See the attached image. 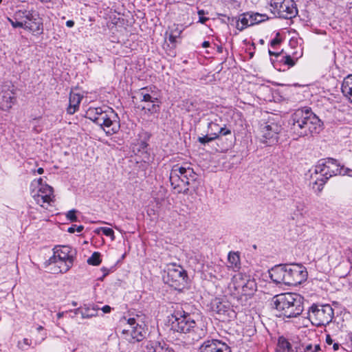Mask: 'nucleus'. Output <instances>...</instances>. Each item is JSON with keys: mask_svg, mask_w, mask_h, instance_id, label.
<instances>
[{"mask_svg": "<svg viewBox=\"0 0 352 352\" xmlns=\"http://www.w3.org/2000/svg\"><path fill=\"white\" fill-rule=\"evenodd\" d=\"M340 91L352 102V89H340Z\"/></svg>", "mask_w": 352, "mask_h": 352, "instance_id": "obj_44", "label": "nucleus"}, {"mask_svg": "<svg viewBox=\"0 0 352 352\" xmlns=\"http://www.w3.org/2000/svg\"><path fill=\"white\" fill-rule=\"evenodd\" d=\"M304 298L296 293H285L274 296L271 305L279 313L280 316L291 318L300 316L304 309Z\"/></svg>", "mask_w": 352, "mask_h": 352, "instance_id": "obj_2", "label": "nucleus"}, {"mask_svg": "<svg viewBox=\"0 0 352 352\" xmlns=\"http://www.w3.org/2000/svg\"><path fill=\"white\" fill-rule=\"evenodd\" d=\"M326 342L328 344H331L333 343V340L331 339V336L329 335H327V338H326Z\"/></svg>", "mask_w": 352, "mask_h": 352, "instance_id": "obj_53", "label": "nucleus"}, {"mask_svg": "<svg viewBox=\"0 0 352 352\" xmlns=\"http://www.w3.org/2000/svg\"><path fill=\"white\" fill-rule=\"evenodd\" d=\"M127 323L130 325L131 329L133 328V327L136 324H139V323L136 322V320L134 318H129L127 320Z\"/></svg>", "mask_w": 352, "mask_h": 352, "instance_id": "obj_47", "label": "nucleus"}, {"mask_svg": "<svg viewBox=\"0 0 352 352\" xmlns=\"http://www.w3.org/2000/svg\"><path fill=\"white\" fill-rule=\"evenodd\" d=\"M278 352H292V344L284 336H280L277 344Z\"/></svg>", "mask_w": 352, "mask_h": 352, "instance_id": "obj_25", "label": "nucleus"}, {"mask_svg": "<svg viewBox=\"0 0 352 352\" xmlns=\"http://www.w3.org/2000/svg\"><path fill=\"white\" fill-rule=\"evenodd\" d=\"M146 329L143 324H136L131 330V336L137 342L142 341L145 338Z\"/></svg>", "mask_w": 352, "mask_h": 352, "instance_id": "obj_23", "label": "nucleus"}, {"mask_svg": "<svg viewBox=\"0 0 352 352\" xmlns=\"http://www.w3.org/2000/svg\"><path fill=\"white\" fill-rule=\"evenodd\" d=\"M280 34L277 33L276 36L272 39L270 42V45L272 47H275L277 45L280 44L281 42V40L278 38Z\"/></svg>", "mask_w": 352, "mask_h": 352, "instance_id": "obj_45", "label": "nucleus"}, {"mask_svg": "<svg viewBox=\"0 0 352 352\" xmlns=\"http://www.w3.org/2000/svg\"><path fill=\"white\" fill-rule=\"evenodd\" d=\"M104 112V106L98 107H89L86 111V116L94 122H96L98 117Z\"/></svg>", "mask_w": 352, "mask_h": 352, "instance_id": "obj_26", "label": "nucleus"}, {"mask_svg": "<svg viewBox=\"0 0 352 352\" xmlns=\"http://www.w3.org/2000/svg\"><path fill=\"white\" fill-rule=\"evenodd\" d=\"M66 25L68 28H72L74 25V21L72 20H69L66 22Z\"/></svg>", "mask_w": 352, "mask_h": 352, "instance_id": "obj_51", "label": "nucleus"}, {"mask_svg": "<svg viewBox=\"0 0 352 352\" xmlns=\"http://www.w3.org/2000/svg\"><path fill=\"white\" fill-rule=\"evenodd\" d=\"M328 179L323 176H321L320 178H318L313 184V189L318 192H320L324 187V185L327 182Z\"/></svg>", "mask_w": 352, "mask_h": 352, "instance_id": "obj_32", "label": "nucleus"}, {"mask_svg": "<svg viewBox=\"0 0 352 352\" xmlns=\"http://www.w3.org/2000/svg\"><path fill=\"white\" fill-rule=\"evenodd\" d=\"M142 352H175L166 343L155 340H145L141 344Z\"/></svg>", "mask_w": 352, "mask_h": 352, "instance_id": "obj_18", "label": "nucleus"}, {"mask_svg": "<svg viewBox=\"0 0 352 352\" xmlns=\"http://www.w3.org/2000/svg\"><path fill=\"white\" fill-rule=\"evenodd\" d=\"M280 121L278 116L270 114L260 122L261 141L263 143L272 146L278 142V134L282 130Z\"/></svg>", "mask_w": 352, "mask_h": 352, "instance_id": "obj_5", "label": "nucleus"}, {"mask_svg": "<svg viewBox=\"0 0 352 352\" xmlns=\"http://www.w3.org/2000/svg\"><path fill=\"white\" fill-rule=\"evenodd\" d=\"M341 175H349L350 177H352V169H350V168H344L343 167L342 173Z\"/></svg>", "mask_w": 352, "mask_h": 352, "instance_id": "obj_48", "label": "nucleus"}, {"mask_svg": "<svg viewBox=\"0 0 352 352\" xmlns=\"http://www.w3.org/2000/svg\"><path fill=\"white\" fill-rule=\"evenodd\" d=\"M74 313L75 314H80L82 318H91L97 316L98 309H95L94 307L92 309L85 307L80 309L78 308L74 310Z\"/></svg>", "mask_w": 352, "mask_h": 352, "instance_id": "obj_27", "label": "nucleus"}, {"mask_svg": "<svg viewBox=\"0 0 352 352\" xmlns=\"http://www.w3.org/2000/svg\"><path fill=\"white\" fill-rule=\"evenodd\" d=\"M164 279L170 287L181 291L187 285L188 277L183 267L175 263H170L168 265L167 274Z\"/></svg>", "mask_w": 352, "mask_h": 352, "instance_id": "obj_7", "label": "nucleus"}, {"mask_svg": "<svg viewBox=\"0 0 352 352\" xmlns=\"http://www.w3.org/2000/svg\"><path fill=\"white\" fill-rule=\"evenodd\" d=\"M76 210L74 209L68 211V212L67 213V215H66L67 219L68 220H69L71 222L77 221L78 217H76Z\"/></svg>", "mask_w": 352, "mask_h": 352, "instance_id": "obj_38", "label": "nucleus"}, {"mask_svg": "<svg viewBox=\"0 0 352 352\" xmlns=\"http://www.w3.org/2000/svg\"><path fill=\"white\" fill-rule=\"evenodd\" d=\"M286 0H271V6L273 8L275 11L277 8H278L280 5H282Z\"/></svg>", "mask_w": 352, "mask_h": 352, "instance_id": "obj_42", "label": "nucleus"}, {"mask_svg": "<svg viewBox=\"0 0 352 352\" xmlns=\"http://www.w3.org/2000/svg\"><path fill=\"white\" fill-rule=\"evenodd\" d=\"M199 352H232L231 347L219 339H207L199 347Z\"/></svg>", "mask_w": 352, "mask_h": 352, "instance_id": "obj_15", "label": "nucleus"}, {"mask_svg": "<svg viewBox=\"0 0 352 352\" xmlns=\"http://www.w3.org/2000/svg\"><path fill=\"white\" fill-rule=\"evenodd\" d=\"M217 139V136H212L210 135V133H208L207 135L203 136V137H199L198 141L202 144H206V143H208L210 142H212L214 140Z\"/></svg>", "mask_w": 352, "mask_h": 352, "instance_id": "obj_36", "label": "nucleus"}, {"mask_svg": "<svg viewBox=\"0 0 352 352\" xmlns=\"http://www.w3.org/2000/svg\"><path fill=\"white\" fill-rule=\"evenodd\" d=\"M269 54L270 56H274L276 57H278V56L280 55V52H273V51L269 50Z\"/></svg>", "mask_w": 352, "mask_h": 352, "instance_id": "obj_52", "label": "nucleus"}, {"mask_svg": "<svg viewBox=\"0 0 352 352\" xmlns=\"http://www.w3.org/2000/svg\"><path fill=\"white\" fill-rule=\"evenodd\" d=\"M346 251L352 254V250L351 248H349L348 250H346Z\"/></svg>", "mask_w": 352, "mask_h": 352, "instance_id": "obj_64", "label": "nucleus"}, {"mask_svg": "<svg viewBox=\"0 0 352 352\" xmlns=\"http://www.w3.org/2000/svg\"><path fill=\"white\" fill-rule=\"evenodd\" d=\"M220 126L214 122H210L208 123V133L212 136H217V139L219 138V133Z\"/></svg>", "mask_w": 352, "mask_h": 352, "instance_id": "obj_33", "label": "nucleus"}, {"mask_svg": "<svg viewBox=\"0 0 352 352\" xmlns=\"http://www.w3.org/2000/svg\"><path fill=\"white\" fill-rule=\"evenodd\" d=\"M82 98V95L75 93L72 90L71 91L69 97V105L67 108L68 114L73 115L78 110L80 103Z\"/></svg>", "mask_w": 352, "mask_h": 352, "instance_id": "obj_22", "label": "nucleus"}, {"mask_svg": "<svg viewBox=\"0 0 352 352\" xmlns=\"http://www.w3.org/2000/svg\"><path fill=\"white\" fill-rule=\"evenodd\" d=\"M25 30L32 32L33 34H41L43 32V23L42 18L37 13L30 19L28 22L23 23Z\"/></svg>", "mask_w": 352, "mask_h": 352, "instance_id": "obj_19", "label": "nucleus"}, {"mask_svg": "<svg viewBox=\"0 0 352 352\" xmlns=\"http://www.w3.org/2000/svg\"><path fill=\"white\" fill-rule=\"evenodd\" d=\"M340 348V344L338 343H334L333 345V349L334 351H337Z\"/></svg>", "mask_w": 352, "mask_h": 352, "instance_id": "obj_55", "label": "nucleus"}, {"mask_svg": "<svg viewBox=\"0 0 352 352\" xmlns=\"http://www.w3.org/2000/svg\"><path fill=\"white\" fill-rule=\"evenodd\" d=\"M233 284L235 289L244 296H250L256 289L255 280L243 274H238L233 277Z\"/></svg>", "mask_w": 352, "mask_h": 352, "instance_id": "obj_13", "label": "nucleus"}, {"mask_svg": "<svg viewBox=\"0 0 352 352\" xmlns=\"http://www.w3.org/2000/svg\"><path fill=\"white\" fill-rule=\"evenodd\" d=\"M37 182H38V188L40 186H41V185H44L42 182H43V179L42 178H39L38 180H37Z\"/></svg>", "mask_w": 352, "mask_h": 352, "instance_id": "obj_58", "label": "nucleus"}, {"mask_svg": "<svg viewBox=\"0 0 352 352\" xmlns=\"http://www.w3.org/2000/svg\"><path fill=\"white\" fill-rule=\"evenodd\" d=\"M33 198L38 204L44 207L45 204H50L53 201V188L47 184L41 185Z\"/></svg>", "mask_w": 352, "mask_h": 352, "instance_id": "obj_17", "label": "nucleus"}, {"mask_svg": "<svg viewBox=\"0 0 352 352\" xmlns=\"http://www.w3.org/2000/svg\"><path fill=\"white\" fill-rule=\"evenodd\" d=\"M292 120L291 132L294 139L318 134L322 127L320 120L308 108L297 109Z\"/></svg>", "mask_w": 352, "mask_h": 352, "instance_id": "obj_1", "label": "nucleus"}, {"mask_svg": "<svg viewBox=\"0 0 352 352\" xmlns=\"http://www.w3.org/2000/svg\"><path fill=\"white\" fill-rule=\"evenodd\" d=\"M270 276L272 280L276 284L285 285V265H279L272 267L270 271Z\"/></svg>", "mask_w": 352, "mask_h": 352, "instance_id": "obj_21", "label": "nucleus"}, {"mask_svg": "<svg viewBox=\"0 0 352 352\" xmlns=\"http://www.w3.org/2000/svg\"><path fill=\"white\" fill-rule=\"evenodd\" d=\"M249 19H250V25H256L261 22L268 20L269 17L265 14H260L258 12H249Z\"/></svg>", "mask_w": 352, "mask_h": 352, "instance_id": "obj_30", "label": "nucleus"}, {"mask_svg": "<svg viewBox=\"0 0 352 352\" xmlns=\"http://www.w3.org/2000/svg\"><path fill=\"white\" fill-rule=\"evenodd\" d=\"M141 96L142 97V100L144 102H153L155 100H157V98H154L153 96H151L148 94H141Z\"/></svg>", "mask_w": 352, "mask_h": 352, "instance_id": "obj_43", "label": "nucleus"}, {"mask_svg": "<svg viewBox=\"0 0 352 352\" xmlns=\"http://www.w3.org/2000/svg\"><path fill=\"white\" fill-rule=\"evenodd\" d=\"M320 351L321 349L319 344H316L315 346H313L311 344H309L305 346H302V347L300 348L299 352H319Z\"/></svg>", "mask_w": 352, "mask_h": 352, "instance_id": "obj_35", "label": "nucleus"}, {"mask_svg": "<svg viewBox=\"0 0 352 352\" xmlns=\"http://www.w3.org/2000/svg\"><path fill=\"white\" fill-rule=\"evenodd\" d=\"M101 261L100 254L98 252H94L87 259L88 264L91 265H98L100 264Z\"/></svg>", "mask_w": 352, "mask_h": 352, "instance_id": "obj_34", "label": "nucleus"}, {"mask_svg": "<svg viewBox=\"0 0 352 352\" xmlns=\"http://www.w3.org/2000/svg\"><path fill=\"white\" fill-rule=\"evenodd\" d=\"M334 311L329 304L312 305L309 309V319L316 327L326 326L333 320Z\"/></svg>", "mask_w": 352, "mask_h": 352, "instance_id": "obj_6", "label": "nucleus"}, {"mask_svg": "<svg viewBox=\"0 0 352 352\" xmlns=\"http://www.w3.org/2000/svg\"><path fill=\"white\" fill-rule=\"evenodd\" d=\"M250 23L252 22L250 19H249V12L244 13L237 21L236 27L239 30L242 31L247 27L252 26V25H250Z\"/></svg>", "mask_w": 352, "mask_h": 352, "instance_id": "obj_29", "label": "nucleus"}, {"mask_svg": "<svg viewBox=\"0 0 352 352\" xmlns=\"http://www.w3.org/2000/svg\"><path fill=\"white\" fill-rule=\"evenodd\" d=\"M285 285L296 286L307 278V271L301 264L285 265Z\"/></svg>", "mask_w": 352, "mask_h": 352, "instance_id": "obj_11", "label": "nucleus"}, {"mask_svg": "<svg viewBox=\"0 0 352 352\" xmlns=\"http://www.w3.org/2000/svg\"><path fill=\"white\" fill-rule=\"evenodd\" d=\"M15 93L12 89H1L0 91V109L8 111L16 102Z\"/></svg>", "mask_w": 352, "mask_h": 352, "instance_id": "obj_20", "label": "nucleus"}, {"mask_svg": "<svg viewBox=\"0 0 352 352\" xmlns=\"http://www.w3.org/2000/svg\"><path fill=\"white\" fill-rule=\"evenodd\" d=\"M209 20V18L208 17H205L204 16H200L199 17V23H202V24H204L206 21H208Z\"/></svg>", "mask_w": 352, "mask_h": 352, "instance_id": "obj_49", "label": "nucleus"}, {"mask_svg": "<svg viewBox=\"0 0 352 352\" xmlns=\"http://www.w3.org/2000/svg\"><path fill=\"white\" fill-rule=\"evenodd\" d=\"M111 307H110V306H109V305H104V307H102V311L104 313H105V314H107V313H109V312L111 311Z\"/></svg>", "mask_w": 352, "mask_h": 352, "instance_id": "obj_50", "label": "nucleus"}, {"mask_svg": "<svg viewBox=\"0 0 352 352\" xmlns=\"http://www.w3.org/2000/svg\"><path fill=\"white\" fill-rule=\"evenodd\" d=\"M274 12L280 18L291 19L298 14V9L294 0H286Z\"/></svg>", "mask_w": 352, "mask_h": 352, "instance_id": "obj_16", "label": "nucleus"}, {"mask_svg": "<svg viewBox=\"0 0 352 352\" xmlns=\"http://www.w3.org/2000/svg\"><path fill=\"white\" fill-rule=\"evenodd\" d=\"M217 50L219 53L223 52V47L221 45H217Z\"/></svg>", "mask_w": 352, "mask_h": 352, "instance_id": "obj_56", "label": "nucleus"}, {"mask_svg": "<svg viewBox=\"0 0 352 352\" xmlns=\"http://www.w3.org/2000/svg\"><path fill=\"white\" fill-rule=\"evenodd\" d=\"M23 342H24V344H25L27 345H30V343L29 342V340L28 338H24Z\"/></svg>", "mask_w": 352, "mask_h": 352, "instance_id": "obj_62", "label": "nucleus"}, {"mask_svg": "<svg viewBox=\"0 0 352 352\" xmlns=\"http://www.w3.org/2000/svg\"><path fill=\"white\" fill-rule=\"evenodd\" d=\"M182 30L179 28L178 25H173L172 28L170 29V34L168 36V41L171 43H175L177 42V38L180 36Z\"/></svg>", "mask_w": 352, "mask_h": 352, "instance_id": "obj_31", "label": "nucleus"}, {"mask_svg": "<svg viewBox=\"0 0 352 352\" xmlns=\"http://www.w3.org/2000/svg\"><path fill=\"white\" fill-rule=\"evenodd\" d=\"M84 229L83 226H77V225H72L71 227H69L67 230V231L69 233H74L75 232H81Z\"/></svg>", "mask_w": 352, "mask_h": 352, "instance_id": "obj_40", "label": "nucleus"}, {"mask_svg": "<svg viewBox=\"0 0 352 352\" xmlns=\"http://www.w3.org/2000/svg\"><path fill=\"white\" fill-rule=\"evenodd\" d=\"M228 260L229 267L233 269L234 271L239 270L241 265L240 256L237 252H230L228 254Z\"/></svg>", "mask_w": 352, "mask_h": 352, "instance_id": "obj_24", "label": "nucleus"}, {"mask_svg": "<svg viewBox=\"0 0 352 352\" xmlns=\"http://www.w3.org/2000/svg\"><path fill=\"white\" fill-rule=\"evenodd\" d=\"M343 166L333 158H327L319 160L315 168V173L329 179L333 175L342 173Z\"/></svg>", "mask_w": 352, "mask_h": 352, "instance_id": "obj_12", "label": "nucleus"}, {"mask_svg": "<svg viewBox=\"0 0 352 352\" xmlns=\"http://www.w3.org/2000/svg\"><path fill=\"white\" fill-rule=\"evenodd\" d=\"M210 308L212 311L216 313L218 319L222 322H230L236 317V311L227 300L215 298L211 300Z\"/></svg>", "mask_w": 352, "mask_h": 352, "instance_id": "obj_10", "label": "nucleus"}, {"mask_svg": "<svg viewBox=\"0 0 352 352\" xmlns=\"http://www.w3.org/2000/svg\"><path fill=\"white\" fill-rule=\"evenodd\" d=\"M72 248L68 245L56 247L54 256L49 259L50 263H54L59 268V272H67L73 265V255Z\"/></svg>", "mask_w": 352, "mask_h": 352, "instance_id": "obj_8", "label": "nucleus"}, {"mask_svg": "<svg viewBox=\"0 0 352 352\" xmlns=\"http://www.w3.org/2000/svg\"><path fill=\"white\" fill-rule=\"evenodd\" d=\"M341 88H352V74L344 78Z\"/></svg>", "mask_w": 352, "mask_h": 352, "instance_id": "obj_37", "label": "nucleus"}, {"mask_svg": "<svg viewBox=\"0 0 352 352\" xmlns=\"http://www.w3.org/2000/svg\"><path fill=\"white\" fill-rule=\"evenodd\" d=\"M64 314H65V312H64V311L58 312V313L57 314V318H58V319H60V318H61L62 317H63Z\"/></svg>", "mask_w": 352, "mask_h": 352, "instance_id": "obj_57", "label": "nucleus"}, {"mask_svg": "<svg viewBox=\"0 0 352 352\" xmlns=\"http://www.w3.org/2000/svg\"><path fill=\"white\" fill-rule=\"evenodd\" d=\"M37 173H38V174H41H41H43V173H44V170H43V168H38L37 169Z\"/></svg>", "mask_w": 352, "mask_h": 352, "instance_id": "obj_61", "label": "nucleus"}, {"mask_svg": "<svg viewBox=\"0 0 352 352\" xmlns=\"http://www.w3.org/2000/svg\"><path fill=\"white\" fill-rule=\"evenodd\" d=\"M201 46L204 47V48H206V47H208L210 46V42L209 41H204L202 43V45Z\"/></svg>", "mask_w": 352, "mask_h": 352, "instance_id": "obj_54", "label": "nucleus"}, {"mask_svg": "<svg viewBox=\"0 0 352 352\" xmlns=\"http://www.w3.org/2000/svg\"><path fill=\"white\" fill-rule=\"evenodd\" d=\"M102 270L103 271V272H104L103 276H105L108 274L109 271L105 267H102Z\"/></svg>", "mask_w": 352, "mask_h": 352, "instance_id": "obj_59", "label": "nucleus"}, {"mask_svg": "<svg viewBox=\"0 0 352 352\" xmlns=\"http://www.w3.org/2000/svg\"><path fill=\"white\" fill-rule=\"evenodd\" d=\"M231 130L229 128L226 127V125H224V126H220L219 128V138L221 135H231Z\"/></svg>", "mask_w": 352, "mask_h": 352, "instance_id": "obj_41", "label": "nucleus"}, {"mask_svg": "<svg viewBox=\"0 0 352 352\" xmlns=\"http://www.w3.org/2000/svg\"><path fill=\"white\" fill-rule=\"evenodd\" d=\"M108 9L109 8H107L108 12L106 13V18H109L111 20V23L116 25H120L123 24V22L124 21V19L117 16L116 15V13L120 15V12L117 11L116 9H114L113 12V8H111L109 10H108Z\"/></svg>", "mask_w": 352, "mask_h": 352, "instance_id": "obj_28", "label": "nucleus"}, {"mask_svg": "<svg viewBox=\"0 0 352 352\" xmlns=\"http://www.w3.org/2000/svg\"><path fill=\"white\" fill-rule=\"evenodd\" d=\"M186 305H180L178 303L173 306V311L171 314L174 319L171 322V329L175 332L187 334L195 331L197 327V323L194 319V316L186 309Z\"/></svg>", "mask_w": 352, "mask_h": 352, "instance_id": "obj_4", "label": "nucleus"}, {"mask_svg": "<svg viewBox=\"0 0 352 352\" xmlns=\"http://www.w3.org/2000/svg\"><path fill=\"white\" fill-rule=\"evenodd\" d=\"M101 230H102L103 234H104L107 236L111 237L112 241L115 239L114 232L111 228H101Z\"/></svg>", "mask_w": 352, "mask_h": 352, "instance_id": "obj_39", "label": "nucleus"}, {"mask_svg": "<svg viewBox=\"0 0 352 352\" xmlns=\"http://www.w3.org/2000/svg\"><path fill=\"white\" fill-rule=\"evenodd\" d=\"M284 58H285V60H284L285 64L288 65L289 66L294 65L295 63H294V60L291 58L290 56L287 55L284 57Z\"/></svg>", "mask_w": 352, "mask_h": 352, "instance_id": "obj_46", "label": "nucleus"}, {"mask_svg": "<svg viewBox=\"0 0 352 352\" xmlns=\"http://www.w3.org/2000/svg\"><path fill=\"white\" fill-rule=\"evenodd\" d=\"M43 327L42 326H38V327H37V330H38V331H41V330H43Z\"/></svg>", "mask_w": 352, "mask_h": 352, "instance_id": "obj_63", "label": "nucleus"}, {"mask_svg": "<svg viewBox=\"0 0 352 352\" xmlns=\"http://www.w3.org/2000/svg\"><path fill=\"white\" fill-rule=\"evenodd\" d=\"M198 175L190 166L174 165L170 170L169 181L172 190L177 194H189V186L197 182Z\"/></svg>", "mask_w": 352, "mask_h": 352, "instance_id": "obj_3", "label": "nucleus"}, {"mask_svg": "<svg viewBox=\"0 0 352 352\" xmlns=\"http://www.w3.org/2000/svg\"><path fill=\"white\" fill-rule=\"evenodd\" d=\"M38 12L32 9H19L14 12L13 16L8 18V21L14 28H23V23L34 17Z\"/></svg>", "mask_w": 352, "mask_h": 352, "instance_id": "obj_14", "label": "nucleus"}, {"mask_svg": "<svg viewBox=\"0 0 352 352\" xmlns=\"http://www.w3.org/2000/svg\"><path fill=\"white\" fill-rule=\"evenodd\" d=\"M96 124L100 125L109 135L115 134L120 129L117 114L108 106H104V112L98 117Z\"/></svg>", "mask_w": 352, "mask_h": 352, "instance_id": "obj_9", "label": "nucleus"}, {"mask_svg": "<svg viewBox=\"0 0 352 352\" xmlns=\"http://www.w3.org/2000/svg\"><path fill=\"white\" fill-rule=\"evenodd\" d=\"M198 14H199V16H204L205 14L204 10H199L198 11Z\"/></svg>", "mask_w": 352, "mask_h": 352, "instance_id": "obj_60", "label": "nucleus"}]
</instances>
